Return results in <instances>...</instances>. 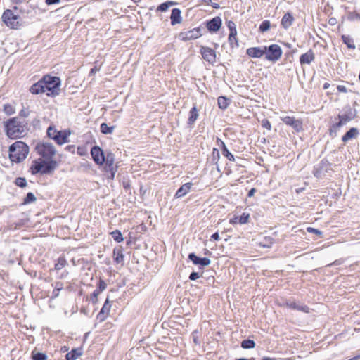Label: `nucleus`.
<instances>
[{
	"mask_svg": "<svg viewBox=\"0 0 360 360\" xmlns=\"http://www.w3.org/2000/svg\"><path fill=\"white\" fill-rule=\"evenodd\" d=\"M356 114L355 108H352L349 105L345 106L342 110V113L338 115V122L330 124L329 135L332 138L336 136L340 128L353 120L356 117Z\"/></svg>",
	"mask_w": 360,
	"mask_h": 360,
	"instance_id": "f257e3e1",
	"label": "nucleus"
},
{
	"mask_svg": "<svg viewBox=\"0 0 360 360\" xmlns=\"http://www.w3.org/2000/svg\"><path fill=\"white\" fill-rule=\"evenodd\" d=\"M1 19L5 25L11 29L18 30L25 24L23 17L18 13V6H13L12 9L5 10Z\"/></svg>",
	"mask_w": 360,
	"mask_h": 360,
	"instance_id": "f03ea898",
	"label": "nucleus"
},
{
	"mask_svg": "<svg viewBox=\"0 0 360 360\" xmlns=\"http://www.w3.org/2000/svg\"><path fill=\"white\" fill-rule=\"evenodd\" d=\"M4 126L7 136L12 139L22 137L25 134V124L21 122L18 117L8 119L4 122Z\"/></svg>",
	"mask_w": 360,
	"mask_h": 360,
	"instance_id": "7ed1b4c3",
	"label": "nucleus"
},
{
	"mask_svg": "<svg viewBox=\"0 0 360 360\" xmlns=\"http://www.w3.org/2000/svg\"><path fill=\"white\" fill-rule=\"evenodd\" d=\"M57 167V161L54 160H46L40 158L33 162L30 171L33 175L38 173L41 174H50Z\"/></svg>",
	"mask_w": 360,
	"mask_h": 360,
	"instance_id": "20e7f679",
	"label": "nucleus"
},
{
	"mask_svg": "<svg viewBox=\"0 0 360 360\" xmlns=\"http://www.w3.org/2000/svg\"><path fill=\"white\" fill-rule=\"evenodd\" d=\"M29 153V147L22 141H18L9 147V158L12 162H20Z\"/></svg>",
	"mask_w": 360,
	"mask_h": 360,
	"instance_id": "39448f33",
	"label": "nucleus"
},
{
	"mask_svg": "<svg viewBox=\"0 0 360 360\" xmlns=\"http://www.w3.org/2000/svg\"><path fill=\"white\" fill-rule=\"evenodd\" d=\"M42 82L44 84V88L48 96H56L58 95L60 92L59 87L60 86V79L59 77L56 76L45 75L41 79Z\"/></svg>",
	"mask_w": 360,
	"mask_h": 360,
	"instance_id": "423d86ee",
	"label": "nucleus"
},
{
	"mask_svg": "<svg viewBox=\"0 0 360 360\" xmlns=\"http://www.w3.org/2000/svg\"><path fill=\"white\" fill-rule=\"evenodd\" d=\"M265 58L271 62L278 61L283 53L282 49L278 44H271L269 46H264Z\"/></svg>",
	"mask_w": 360,
	"mask_h": 360,
	"instance_id": "0eeeda50",
	"label": "nucleus"
},
{
	"mask_svg": "<svg viewBox=\"0 0 360 360\" xmlns=\"http://www.w3.org/2000/svg\"><path fill=\"white\" fill-rule=\"evenodd\" d=\"M35 149L40 155L47 160H52L56 152L54 146L50 143H38Z\"/></svg>",
	"mask_w": 360,
	"mask_h": 360,
	"instance_id": "6e6552de",
	"label": "nucleus"
},
{
	"mask_svg": "<svg viewBox=\"0 0 360 360\" xmlns=\"http://www.w3.org/2000/svg\"><path fill=\"white\" fill-rule=\"evenodd\" d=\"M331 169V164L326 160H321L314 167L313 174L318 179H321Z\"/></svg>",
	"mask_w": 360,
	"mask_h": 360,
	"instance_id": "1a4fd4ad",
	"label": "nucleus"
},
{
	"mask_svg": "<svg viewBox=\"0 0 360 360\" xmlns=\"http://www.w3.org/2000/svg\"><path fill=\"white\" fill-rule=\"evenodd\" d=\"M281 120L286 125L291 127L296 132L303 130V123L302 120L296 119L294 117L285 116L281 117Z\"/></svg>",
	"mask_w": 360,
	"mask_h": 360,
	"instance_id": "9d476101",
	"label": "nucleus"
},
{
	"mask_svg": "<svg viewBox=\"0 0 360 360\" xmlns=\"http://www.w3.org/2000/svg\"><path fill=\"white\" fill-rule=\"evenodd\" d=\"M201 35V29L195 27L188 31L181 32L179 34V38L183 41H188L198 39Z\"/></svg>",
	"mask_w": 360,
	"mask_h": 360,
	"instance_id": "9b49d317",
	"label": "nucleus"
},
{
	"mask_svg": "<svg viewBox=\"0 0 360 360\" xmlns=\"http://www.w3.org/2000/svg\"><path fill=\"white\" fill-rule=\"evenodd\" d=\"M91 154L93 160L98 165H102L105 161L103 151L99 146H94L91 150Z\"/></svg>",
	"mask_w": 360,
	"mask_h": 360,
	"instance_id": "f8f14e48",
	"label": "nucleus"
},
{
	"mask_svg": "<svg viewBox=\"0 0 360 360\" xmlns=\"http://www.w3.org/2000/svg\"><path fill=\"white\" fill-rule=\"evenodd\" d=\"M222 25L221 18L216 16L206 22V27L210 32H216L219 30Z\"/></svg>",
	"mask_w": 360,
	"mask_h": 360,
	"instance_id": "ddd939ff",
	"label": "nucleus"
},
{
	"mask_svg": "<svg viewBox=\"0 0 360 360\" xmlns=\"http://www.w3.org/2000/svg\"><path fill=\"white\" fill-rule=\"evenodd\" d=\"M200 53L203 59L208 63L213 64L216 61V53L212 49L202 46L200 49Z\"/></svg>",
	"mask_w": 360,
	"mask_h": 360,
	"instance_id": "4468645a",
	"label": "nucleus"
},
{
	"mask_svg": "<svg viewBox=\"0 0 360 360\" xmlns=\"http://www.w3.org/2000/svg\"><path fill=\"white\" fill-rule=\"evenodd\" d=\"M188 257L195 265H200L202 267L209 266L211 262L209 258L198 257L194 252L189 253Z\"/></svg>",
	"mask_w": 360,
	"mask_h": 360,
	"instance_id": "2eb2a0df",
	"label": "nucleus"
},
{
	"mask_svg": "<svg viewBox=\"0 0 360 360\" xmlns=\"http://www.w3.org/2000/svg\"><path fill=\"white\" fill-rule=\"evenodd\" d=\"M284 306L289 309H292L294 310L300 311L304 313H309L310 309L308 306L304 304H300V303H297L294 300H288L284 303Z\"/></svg>",
	"mask_w": 360,
	"mask_h": 360,
	"instance_id": "dca6fc26",
	"label": "nucleus"
},
{
	"mask_svg": "<svg viewBox=\"0 0 360 360\" xmlns=\"http://www.w3.org/2000/svg\"><path fill=\"white\" fill-rule=\"evenodd\" d=\"M217 144L221 148L222 155L226 157L230 161H235L233 155L229 152L225 143L220 139L217 138Z\"/></svg>",
	"mask_w": 360,
	"mask_h": 360,
	"instance_id": "f3484780",
	"label": "nucleus"
},
{
	"mask_svg": "<svg viewBox=\"0 0 360 360\" xmlns=\"http://www.w3.org/2000/svg\"><path fill=\"white\" fill-rule=\"evenodd\" d=\"M246 54L253 58H259L264 55V47H250L246 50Z\"/></svg>",
	"mask_w": 360,
	"mask_h": 360,
	"instance_id": "a211bd4d",
	"label": "nucleus"
},
{
	"mask_svg": "<svg viewBox=\"0 0 360 360\" xmlns=\"http://www.w3.org/2000/svg\"><path fill=\"white\" fill-rule=\"evenodd\" d=\"M315 59L314 53L311 49H309L305 53H303L300 57V63L302 65L304 64H310Z\"/></svg>",
	"mask_w": 360,
	"mask_h": 360,
	"instance_id": "6ab92c4d",
	"label": "nucleus"
},
{
	"mask_svg": "<svg viewBox=\"0 0 360 360\" xmlns=\"http://www.w3.org/2000/svg\"><path fill=\"white\" fill-rule=\"evenodd\" d=\"M111 305L109 304V299L108 297L106 299L105 304H103V307L101 308L100 312L98 313L97 316V319L100 321H103L107 316L110 313Z\"/></svg>",
	"mask_w": 360,
	"mask_h": 360,
	"instance_id": "aec40b11",
	"label": "nucleus"
},
{
	"mask_svg": "<svg viewBox=\"0 0 360 360\" xmlns=\"http://www.w3.org/2000/svg\"><path fill=\"white\" fill-rule=\"evenodd\" d=\"M193 184L191 182L183 184L176 192L175 198H180L186 195L191 189Z\"/></svg>",
	"mask_w": 360,
	"mask_h": 360,
	"instance_id": "412c9836",
	"label": "nucleus"
},
{
	"mask_svg": "<svg viewBox=\"0 0 360 360\" xmlns=\"http://www.w3.org/2000/svg\"><path fill=\"white\" fill-rule=\"evenodd\" d=\"M70 134V131H59V133L56 136L54 137V141L58 145H63L65 143L68 142V136Z\"/></svg>",
	"mask_w": 360,
	"mask_h": 360,
	"instance_id": "4be33fe9",
	"label": "nucleus"
},
{
	"mask_svg": "<svg viewBox=\"0 0 360 360\" xmlns=\"http://www.w3.org/2000/svg\"><path fill=\"white\" fill-rule=\"evenodd\" d=\"M181 10L179 8H173L170 15L171 25H175L181 22L182 18L181 15Z\"/></svg>",
	"mask_w": 360,
	"mask_h": 360,
	"instance_id": "5701e85b",
	"label": "nucleus"
},
{
	"mask_svg": "<svg viewBox=\"0 0 360 360\" xmlns=\"http://www.w3.org/2000/svg\"><path fill=\"white\" fill-rule=\"evenodd\" d=\"M118 181L122 184L124 190L128 191L130 190V183L127 172L119 173L117 175Z\"/></svg>",
	"mask_w": 360,
	"mask_h": 360,
	"instance_id": "b1692460",
	"label": "nucleus"
},
{
	"mask_svg": "<svg viewBox=\"0 0 360 360\" xmlns=\"http://www.w3.org/2000/svg\"><path fill=\"white\" fill-rule=\"evenodd\" d=\"M44 85V84L42 82L41 79H40L39 82L34 83L33 85L31 86V87L30 88V91L32 94H39L41 93H44L46 91Z\"/></svg>",
	"mask_w": 360,
	"mask_h": 360,
	"instance_id": "393cba45",
	"label": "nucleus"
},
{
	"mask_svg": "<svg viewBox=\"0 0 360 360\" xmlns=\"http://www.w3.org/2000/svg\"><path fill=\"white\" fill-rule=\"evenodd\" d=\"M359 134V132L357 128L352 127L343 135L342 141L345 143L352 139L357 137Z\"/></svg>",
	"mask_w": 360,
	"mask_h": 360,
	"instance_id": "a878e982",
	"label": "nucleus"
},
{
	"mask_svg": "<svg viewBox=\"0 0 360 360\" xmlns=\"http://www.w3.org/2000/svg\"><path fill=\"white\" fill-rule=\"evenodd\" d=\"M294 21V18L291 13L287 12L285 13V15L283 16L281 19V25L283 28L288 29L290 27L292 22Z\"/></svg>",
	"mask_w": 360,
	"mask_h": 360,
	"instance_id": "bb28decb",
	"label": "nucleus"
},
{
	"mask_svg": "<svg viewBox=\"0 0 360 360\" xmlns=\"http://www.w3.org/2000/svg\"><path fill=\"white\" fill-rule=\"evenodd\" d=\"M198 117H199L198 110L196 106L194 105L189 111V117L188 119L187 124L190 127H192L194 124V123L195 122V121L197 120V119L198 118Z\"/></svg>",
	"mask_w": 360,
	"mask_h": 360,
	"instance_id": "cd10ccee",
	"label": "nucleus"
},
{
	"mask_svg": "<svg viewBox=\"0 0 360 360\" xmlns=\"http://www.w3.org/2000/svg\"><path fill=\"white\" fill-rule=\"evenodd\" d=\"M82 352L80 348H76L72 349L70 352H68L66 356V360H76L80 356H82Z\"/></svg>",
	"mask_w": 360,
	"mask_h": 360,
	"instance_id": "c85d7f7f",
	"label": "nucleus"
},
{
	"mask_svg": "<svg viewBox=\"0 0 360 360\" xmlns=\"http://www.w3.org/2000/svg\"><path fill=\"white\" fill-rule=\"evenodd\" d=\"M341 38L342 42L347 46L348 49H355L356 46L354 44V39L351 36L342 34Z\"/></svg>",
	"mask_w": 360,
	"mask_h": 360,
	"instance_id": "c756f323",
	"label": "nucleus"
},
{
	"mask_svg": "<svg viewBox=\"0 0 360 360\" xmlns=\"http://www.w3.org/2000/svg\"><path fill=\"white\" fill-rule=\"evenodd\" d=\"M218 106L220 109L225 110L230 104V101L226 96H219L217 99Z\"/></svg>",
	"mask_w": 360,
	"mask_h": 360,
	"instance_id": "7c9ffc66",
	"label": "nucleus"
},
{
	"mask_svg": "<svg viewBox=\"0 0 360 360\" xmlns=\"http://www.w3.org/2000/svg\"><path fill=\"white\" fill-rule=\"evenodd\" d=\"M71 262L73 266H81L82 268H84L86 266L89 265V262L84 258H72Z\"/></svg>",
	"mask_w": 360,
	"mask_h": 360,
	"instance_id": "2f4dec72",
	"label": "nucleus"
},
{
	"mask_svg": "<svg viewBox=\"0 0 360 360\" xmlns=\"http://www.w3.org/2000/svg\"><path fill=\"white\" fill-rule=\"evenodd\" d=\"M255 345V341L250 339H245L241 342V347L243 349H253Z\"/></svg>",
	"mask_w": 360,
	"mask_h": 360,
	"instance_id": "473e14b6",
	"label": "nucleus"
},
{
	"mask_svg": "<svg viewBox=\"0 0 360 360\" xmlns=\"http://www.w3.org/2000/svg\"><path fill=\"white\" fill-rule=\"evenodd\" d=\"M31 13L30 6L25 5V6L18 7V13L23 17V20L26 18Z\"/></svg>",
	"mask_w": 360,
	"mask_h": 360,
	"instance_id": "72a5a7b5",
	"label": "nucleus"
},
{
	"mask_svg": "<svg viewBox=\"0 0 360 360\" xmlns=\"http://www.w3.org/2000/svg\"><path fill=\"white\" fill-rule=\"evenodd\" d=\"M32 359L33 360H47V355L45 353L35 352H32Z\"/></svg>",
	"mask_w": 360,
	"mask_h": 360,
	"instance_id": "f704fd0d",
	"label": "nucleus"
},
{
	"mask_svg": "<svg viewBox=\"0 0 360 360\" xmlns=\"http://www.w3.org/2000/svg\"><path fill=\"white\" fill-rule=\"evenodd\" d=\"M175 3L174 1H166V2H164V3H162L161 4H160L158 8H157V11H161V12H165L168 10V8L174 5Z\"/></svg>",
	"mask_w": 360,
	"mask_h": 360,
	"instance_id": "c9c22d12",
	"label": "nucleus"
},
{
	"mask_svg": "<svg viewBox=\"0 0 360 360\" xmlns=\"http://www.w3.org/2000/svg\"><path fill=\"white\" fill-rule=\"evenodd\" d=\"M36 200H37V198L34 196V195L33 194V193L29 192L28 193H27L26 196L25 197L22 204L23 205L30 204L32 202H35Z\"/></svg>",
	"mask_w": 360,
	"mask_h": 360,
	"instance_id": "e433bc0d",
	"label": "nucleus"
},
{
	"mask_svg": "<svg viewBox=\"0 0 360 360\" xmlns=\"http://www.w3.org/2000/svg\"><path fill=\"white\" fill-rule=\"evenodd\" d=\"M115 255H117V256L115 258H114V260H115L117 263L122 262L124 259V255L122 253L121 247H120L119 248H114V256Z\"/></svg>",
	"mask_w": 360,
	"mask_h": 360,
	"instance_id": "4c0bfd02",
	"label": "nucleus"
},
{
	"mask_svg": "<svg viewBox=\"0 0 360 360\" xmlns=\"http://www.w3.org/2000/svg\"><path fill=\"white\" fill-rule=\"evenodd\" d=\"M271 27V22L269 20H265L262 22L259 27V30L260 32L264 33L268 31Z\"/></svg>",
	"mask_w": 360,
	"mask_h": 360,
	"instance_id": "58836bf2",
	"label": "nucleus"
},
{
	"mask_svg": "<svg viewBox=\"0 0 360 360\" xmlns=\"http://www.w3.org/2000/svg\"><path fill=\"white\" fill-rule=\"evenodd\" d=\"M67 264V261L63 257H60L57 261V262L55 264V269L56 270H60L63 267H65Z\"/></svg>",
	"mask_w": 360,
	"mask_h": 360,
	"instance_id": "ea45409f",
	"label": "nucleus"
},
{
	"mask_svg": "<svg viewBox=\"0 0 360 360\" xmlns=\"http://www.w3.org/2000/svg\"><path fill=\"white\" fill-rule=\"evenodd\" d=\"M226 24H227V27L230 31V33H231V37L233 34H237V30H236V26L235 22L232 20H229Z\"/></svg>",
	"mask_w": 360,
	"mask_h": 360,
	"instance_id": "a19ab883",
	"label": "nucleus"
},
{
	"mask_svg": "<svg viewBox=\"0 0 360 360\" xmlns=\"http://www.w3.org/2000/svg\"><path fill=\"white\" fill-rule=\"evenodd\" d=\"M4 111L7 115H11L15 113V108L11 104L4 105Z\"/></svg>",
	"mask_w": 360,
	"mask_h": 360,
	"instance_id": "79ce46f5",
	"label": "nucleus"
},
{
	"mask_svg": "<svg viewBox=\"0 0 360 360\" xmlns=\"http://www.w3.org/2000/svg\"><path fill=\"white\" fill-rule=\"evenodd\" d=\"M59 133V131H57L54 127H49L47 129V135L49 138L54 140V137L57 136Z\"/></svg>",
	"mask_w": 360,
	"mask_h": 360,
	"instance_id": "37998d69",
	"label": "nucleus"
},
{
	"mask_svg": "<svg viewBox=\"0 0 360 360\" xmlns=\"http://www.w3.org/2000/svg\"><path fill=\"white\" fill-rule=\"evenodd\" d=\"M101 131L103 134H111L112 132V127H108L107 124L102 123L101 124Z\"/></svg>",
	"mask_w": 360,
	"mask_h": 360,
	"instance_id": "c03bdc74",
	"label": "nucleus"
},
{
	"mask_svg": "<svg viewBox=\"0 0 360 360\" xmlns=\"http://www.w3.org/2000/svg\"><path fill=\"white\" fill-rule=\"evenodd\" d=\"M236 35L237 34H233L231 37V33H229L228 39H229V42L230 44V46L231 47H234L235 46H238V39L236 38Z\"/></svg>",
	"mask_w": 360,
	"mask_h": 360,
	"instance_id": "a18cd8bd",
	"label": "nucleus"
},
{
	"mask_svg": "<svg viewBox=\"0 0 360 360\" xmlns=\"http://www.w3.org/2000/svg\"><path fill=\"white\" fill-rule=\"evenodd\" d=\"M63 288V284L62 283L58 282L56 283L55 288L52 292L53 297L58 296L59 291Z\"/></svg>",
	"mask_w": 360,
	"mask_h": 360,
	"instance_id": "49530a36",
	"label": "nucleus"
},
{
	"mask_svg": "<svg viewBox=\"0 0 360 360\" xmlns=\"http://www.w3.org/2000/svg\"><path fill=\"white\" fill-rule=\"evenodd\" d=\"M15 184L20 188H25L27 186V181L25 178L18 177L15 180Z\"/></svg>",
	"mask_w": 360,
	"mask_h": 360,
	"instance_id": "de8ad7c7",
	"label": "nucleus"
},
{
	"mask_svg": "<svg viewBox=\"0 0 360 360\" xmlns=\"http://www.w3.org/2000/svg\"><path fill=\"white\" fill-rule=\"evenodd\" d=\"M114 240L120 243L124 240V238L120 231L114 230Z\"/></svg>",
	"mask_w": 360,
	"mask_h": 360,
	"instance_id": "09e8293b",
	"label": "nucleus"
},
{
	"mask_svg": "<svg viewBox=\"0 0 360 360\" xmlns=\"http://www.w3.org/2000/svg\"><path fill=\"white\" fill-rule=\"evenodd\" d=\"M250 214L243 213L241 216L238 218V222L240 224H247L249 221Z\"/></svg>",
	"mask_w": 360,
	"mask_h": 360,
	"instance_id": "8fccbe9b",
	"label": "nucleus"
},
{
	"mask_svg": "<svg viewBox=\"0 0 360 360\" xmlns=\"http://www.w3.org/2000/svg\"><path fill=\"white\" fill-rule=\"evenodd\" d=\"M348 20H359L360 21V13H356V12H350L348 14Z\"/></svg>",
	"mask_w": 360,
	"mask_h": 360,
	"instance_id": "3c124183",
	"label": "nucleus"
},
{
	"mask_svg": "<svg viewBox=\"0 0 360 360\" xmlns=\"http://www.w3.org/2000/svg\"><path fill=\"white\" fill-rule=\"evenodd\" d=\"M106 163L108 166V171L110 173V176L112 178V158L110 159L109 156L106 158Z\"/></svg>",
	"mask_w": 360,
	"mask_h": 360,
	"instance_id": "603ef678",
	"label": "nucleus"
},
{
	"mask_svg": "<svg viewBox=\"0 0 360 360\" xmlns=\"http://www.w3.org/2000/svg\"><path fill=\"white\" fill-rule=\"evenodd\" d=\"M261 124L263 127L267 129L268 130L271 129V124L267 119H263L261 122Z\"/></svg>",
	"mask_w": 360,
	"mask_h": 360,
	"instance_id": "864d4df0",
	"label": "nucleus"
},
{
	"mask_svg": "<svg viewBox=\"0 0 360 360\" xmlns=\"http://www.w3.org/2000/svg\"><path fill=\"white\" fill-rule=\"evenodd\" d=\"M100 290L96 289L93 293L91 295V300L92 302H96L97 301V297H98V295H99L100 293Z\"/></svg>",
	"mask_w": 360,
	"mask_h": 360,
	"instance_id": "5fc2aeb1",
	"label": "nucleus"
},
{
	"mask_svg": "<svg viewBox=\"0 0 360 360\" xmlns=\"http://www.w3.org/2000/svg\"><path fill=\"white\" fill-rule=\"evenodd\" d=\"M106 286L107 285L105 282L101 279L97 290H100V292H102L106 288Z\"/></svg>",
	"mask_w": 360,
	"mask_h": 360,
	"instance_id": "6e6d98bb",
	"label": "nucleus"
},
{
	"mask_svg": "<svg viewBox=\"0 0 360 360\" xmlns=\"http://www.w3.org/2000/svg\"><path fill=\"white\" fill-rule=\"evenodd\" d=\"M147 227L144 224H141L136 227V231L139 233H143L146 231Z\"/></svg>",
	"mask_w": 360,
	"mask_h": 360,
	"instance_id": "4d7b16f0",
	"label": "nucleus"
},
{
	"mask_svg": "<svg viewBox=\"0 0 360 360\" xmlns=\"http://www.w3.org/2000/svg\"><path fill=\"white\" fill-rule=\"evenodd\" d=\"M307 231L309 233H315L316 235H318V236L322 235V232L320 230L314 229V228H312V227H308L307 228Z\"/></svg>",
	"mask_w": 360,
	"mask_h": 360,
	"instance_id": "13d9d810",
	"label": "nucleus"
},
{
	"mask_svg": "<svg viewBox=\"0 0 360 360\" xmlns=\"http://www.w3.org/2000/svg\"><path fill=\"white\" fill-rule=\"evenodd\" d=\"M344 262V259H338L335 260L333 263H330L328 265V266H339L342 265Z\"/></svg>",
	"mask_w": 360,
	"mask_h": 360,
	"instance_id": "bf43d9fd",
	"label": "nucleus"
},
{
	"mask_svg": "<svg viewBox=\"0 0 360 360\" xmlns=\"http://www.w3.org/2000/svg\"><path fill=\"white\" fill-rule=\"evenodd\" d=\"M200 278V275L198 272H195V271H193L190 275H189V279L191 280V281H195L198 278Z\"/></svg>",
	"mask_w": 360,
	"mask_h": 360,
	"instance_id": "052dcab7",
	"label": "nucleus"
},
{
	"mask_svg": "<svg viewBox=\"0 0 360 360\" xmlns=\"http://www.w3.org/2000/svg\"><path fill=\"white\" fill-rule=\"evenodd\" d=\"M29 110L26 109H22L19 112V115L22 117H27L29 115Z\"/></svg>",
	"mask_w": 360,
	"mask_h": 360,
	"instance_id": "680f3d73",
	"label": "nucleus"
},
{
	"mask_svg": "<svg viewBox=\"0 0 360 360\" xmlns=\"http://www.w3.org/2000/svg\"><path fill=\"white\" fill-rule=\"evenodd\" d=\"M60 0H46L45 3L48 6H51L60 3Z\"/></svg>",
	"mask_w": 360,
	"mask_h": 360,
	"instance_id": "e2e57ef3",
	"label": "nucleus"
},
{
	"mask_svg": "<svg viewBox=\"0 0 360 360\" xmlns=\"http://www.w3.org/2000/svg\"><path fill=\"white\" fill-rule=\"evenodd\" d=\"M337 89L339 92L346 93L347 91L346 86L343 85H338Z\"/></svg>",
	"mask_w": 360,
	"mask_h": 360,
	"instance_id": "0e129e2a",
	"label": "nucleus"
},
{
	"mask_svg": "<svg viewBox=\"0 0 360 360\" xmlns=\"http://www.w3.org/2000/svg\"><path fill=\"white\" fill-rule=\"evenodd\" d=\"M110 328H111V323H106L105 328L103 329V334L108 335L109 333H110V331H107Z\"/></svg>",
	"mask_w": 360,
	"mask_h": 360,
	"instance_id": "69168bd1",
	"label": "nucleus"
},
{
	"mask_svg": "<svg viewBox=\"0 0 360 360\" xmlns=\"http://www.w3.org/2000/svg\"><path fill=\"white\" fill-rule=\"evenodd\" d=\"M212 155L214 158H219V152L217 148L213 149Z\"/></svg>",
	"mask_w": 360,
	"mask_h": 360,
	"instance_id": "338daca9",
	"label": "nucleus"
},
{
	"mask_svg": "<svg viewBox=\"0 0 360 360\" xmlns=\"http://www.w3.org/2000/svg\"><path fill=\"white\" fill-rule=\"evenodd\" d=\"M220 238L219 237V234L218 232H215L214 233L212 236H211V239L212 240H219Z\"/></svg>",
	"mask_w": 360,
	"mask_h": 360,
	"instance_id": "774afa93",
	"label": "nucleus"
}]
</instances>
